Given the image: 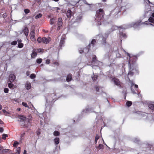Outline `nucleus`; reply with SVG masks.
<instances>
[{
    "instance_id": "f257e3e1",
    "label": "nucleus",
    "mask_w": 154,
    "mask_h": 154,
    "mask_svg": "<svg viewBox=\"0 0 154 154\" xmlns=\"http://www.w3.org/2000/svg\"><path fill=\"white\" fill-rule=\"evenodd\" d=\"M105 13L104 10L102 8H100L97 10L96 11L95 15L96 18V20L98 22L101 23V21L104 19V16Z\"/></svg>"
},
{
    "instance_id": "f03ea898",
    "label": "nucleus",
    "mask_w": 154,
    "mask_h": 154,
    "mask_svg": "<svg viewBox=\"0 0 154 154\" xmlns=\"http://www.w3.org/2000/svg\"><path fill=\"white\" fill-rule=\"evenodd\" d=\"M19 118L21 119V121L24 122V123H22L21 125V126L23 127H27L28 124L29 123V119L26 118L23 115H20L18 116Z\"/></svg>"
},
{
    "instance_id": "7ed1b4c3",
    "label": "nucleus",
    "mask_w": 154,
    "mask_h": 154,
    "mask_svg": "<svg viewBox=\"0 0 154 154\" xmlns=\"http://www.w3.org/2000/svg\"><path fill=\"white\" fill-rule=\"evenodd\" d=\"M127 55L130 57V60L128 64L129 66L131 67V66H133V65L135 64L137 59V57L136 56L131 57L130 54L128 53H127Z\"/></svg>"
},
{
    "instance_id": "20e7f679",
    "label": "nucleus",
    "mask_w": 154,
    "mask_h": 154,
    "mask_svg": "<svg viewBox=\"0 0 154 154\" xmlns=\"http://www.w3.org/2000/svg\"><path fill=\"white\" fill-rule=\"evenodd\" d=\"M130 68V71H129L128 75L132 76L133 75L134 73L137 72V70L136 67H133V66H131Z\"/></svg>"
},
{
    "instance_id": "39448f33",
    "label": "nucleus",
    "mask_w": 154,
    "mask_h": 154,
    "mask_svg": "<svg viewBox=\"0 0 154 154\" xmlns=\"http://www.w3.org/2000/svg\"><path fill=\"white\" fill-rule=\"evenodd\" d=\"M112 81L113 82L114 84L118 86H121V82L119 79L114 77L112 79Z\"/></svg>"
},
{
    "instance_id": "423d86ee",
    "label": "nucleus",
    "mask_w": 154,
    "mask_h": 154,
    "mask_svg": "<svg viewBox=\"0 0 154 154\" xmlns=\"http://www.w3.org/2000/svg\"><path fill=\"white\" fill-rule=\"evenodd\" d=\"M108 36V34H105V37H103L101 41V43L104 45H105L107 43L106 42V38Z\"/></svg>"
},
{
    "instance_id": "0eeeda50",
    "label": "nucleus",
    "mask_w": 154,
    "mask_h": 154,
    "mask_svg": "<svg viewBox=\"0 0 154 154\" xmlns=\"http://www.w3.org/2000/svg\"><path fill=\"white\" fill-rule=\"evenodd\" d=\"M119 12V11H117L116 9H115L110 11L109 14L108 15H107V16L108 17H109L112 15L114 17L117 15Z\"/></svg>"
},
{
    "instance_id": "6e6552de",
    "label": "nucleus",
    "mask_w": 154,
    "mask_h": 154,
    "mask_svg": "<svg viewBox=\"0 0 154 154\" xmlns=\"http://www.w3.org/2000/svg\"><path fill=\"white\" fill-rule=\"evenodd\" d=\"M99 61L97 60V57L95 55H93L91 63L93 65H95L98 64Z\"/></svg>"
},
{
    "instance_id": "1a4fd4ad",
    "label": "nucleus",
    "mask_w": 154,
    "mask_h": 154,
    "mask_svg": "<svg viewBox=\"0 0 154 154\" xmlns=\"http://www.w3.org/2000/svg\"><path fill=\"white\" fill-rule=\"evenodd\" d=\"M51 40V38L50 37L46 38L43 37L42 38V42L45 44H48Z\"/></svg>"
},
{
    "instance_id": "9d476101",
    "label": "nucleus",
    "mask_w": 154,
    "mask_h": 154,
    "mask_svg": "<svg viewBox=\"0 0 154 154\" xmlns=\"http://www.w3.org/2000/svg\"><path fill=\"white\" fill-rule=\"evenodd\" d=\"M65 36H62L60 43V46L61 48L63 46L65 43Z\"/></svg>"
},
{
    "instance_id": "9b49d317",
    "label": "nucleus",
    "mask_w": 154,
    "mask_h": 154,
    "mask_svg": "<svg viewBox=\"0 0 154 154\" xmlns=\"http://www.w3.org/2000/svg\"><path fill=\"white\" fill-rule=\"evenodd\" d=\"M15 78L16 77L14 74H11L9 76V80L11 83H12L14 82Z\"/></svg>"
},
{
    "instance_id": "f8f14e48",
    "label": "nucleus",
    "mask_w": 154,
    "mask_h": 154,
    "mask_svg": "<svg viewBox=\"0 0 154 154\" xmlns=\"http://www.w3.org/2000/svg\"><path fill=\"white\" fill-rule=\"evenodd\" d=\"M18 42V47L19 48H22L23 46V44L22 43V41L21 39H18L17 40Z\"/></svg>"
},
{
    "instance_id": "ddd939ff",
    "label": "nucleus",
    "mask_w": 154,
    "mask_h": 154,
    "mask_svg": "<svg viewBox=\"0 0 154 154\" xmlns=\"http://www.w3.org/2000/svg\"><path fill=\"white\" fill-rule=\"evenodd\" d=\"M58 29H59L60 27L62 26L63 24L62 20L61 18H59L58 20Z\"/></svg>"
},
{
    "instance_id": "4468645a",
    "label": "nucleus",
    "mask_w": 154,
    "mask_h": 154,
    "mask_svg": "<svg viewBox=\"0 0 154 154\" xmlns=\"http://www.w3.org/2000/svg\"><path fill=\"white\" fill-rule=\"evenodd\" d=\"M91 48L90 44H89L86 48H84V53L85 54L87 53L90 50Z\"/></svg>"
},
{
    "instance_id": "2eb2a0df",
    "label": "nucleus",
    "mask_w": 154,
    "mask_h": 154,
    "mask_svg": "<svg viewBox=\"0 0 154 154\" xmlns=\"http://www.w3.org/2000/svg\"><path fill=\"white\" fill-rule=\"evenodd\" d=\"M72 75L71 73L69 74L66 77V81L68 82L71 81L72 80Z\"/></svg>"
},
{
    "instance_id": "dca6fc26",
    "label": "nucleus",
    "mask_w": 154,
    "mask_h": 154,
    "mask_svg": "<svg viewBox=\"0 0 154 154\" xmlns=\"http://www.w3.org/2000/svg\"><path fill=\"white\" fill-rule=\"evenodd\" d=\"M23 32L25 35L26 36L28 35L29 29L27 27H25L24 29L23 30Z\"/></svg>"
},
{
    "instance_id": "f3484780",
    "label": "nucleus",
    "mask_w": 154,
    "mask_h": 154,
    "mask_svg": "<svg viewBox=\"0 0 154 154\" xmlns=\"http://www.w3.org/2000/svg\"><path fill=\"white\" fill-rule=\"evenodd\" d=\"M25 87L27 90L30 89L31 87V85L30 83L27 82L25 84Z\"/></svg>"
},
{
    "instance_id": "a211bd4d",
    "label": "nucleus",
    "mask_w": 154,
    "mask_h": 154,
    "mask_svg": "<svg viewBox=\"0 0 154 154\" xmlns=\"http://www.w3.org/2000/svg\"><path fill=\"white\" fill-rule=\"evenodd\" d=\"M72 15V11L70 10H68L66 14V15L68 18H70Z\"/></svg>"
},
{
    "instance_id": "6ab92c4d",
    "label": "nucleus",
    "mask_w": 154,
    "mask_h": 154,
    "mask_svg": "<svg viewBox=\"0 0 154 154\" xmlns=\"http://www.w3.org/2000/svg\"><path fill=\"white\" fill-rule=\"evenodd\" d=\"M37 54L36 52L34 51L32 52L31 54V57L32 58H34L37 56Z\"/></svg>"
},
{
    "instance_id": "aec40b11",
    "label": "nucleus",
    "mask_w": 154,
    "mask_h": 154,
    "mask_svg": "<svg viewBox=\"0 0 154 154\" xmlns=\"http://www.w3.org/2000/svg\"><path fill=\"white\" fill-rule=\"evenodd\" d=\"M30 37L31 40L33 42L36 41V39L34 35H30Z\"/></svg>"
},
{
    "instance_id": "412c9836",
    "label": "nucleus",
    "mask_w": 154,
    "mask_h": 154,
    "mask_svg": "<svg viewBox=\"0 0 154 154\" xmlns=\"http://www.w3.org/2000/svg\"><path fill=\"white\" fill-rule=\"evenodd\" d=\"M59 138L58 137H56L55 138L54 140V143L56 145H57L59 144Z\"/></svg>"
},
{
    "instance_id": "4be33fe9",
    "label": "nucleus",
    "mask_w": 154,
    "mask_h": 154,
    "mask_svg": "<svg viewBox=\"0 0 154 154\" xmlns=\"http://www.w3.org/2000/svg\"><path fill=\"white\" fill-rule=\"evenodd\" d=\"M35 51H36V53H40L44 51V49L42 48H38L37 49H34Z\"/></svg>"
},
{
    "instance_id": "5701e85b",
    "label": "nucleus",
    "mask_w": 154,
    "mask_h": 154,
    "mask_svg": "<svg viewBox=\"0 0 154 154\" xmlns=\"http://www.w3.org/2000/svg\"><path fill=\"white\" fill-rule=\"evenodd\" d=\"M149 107L151 110L154 111V104H151L149 105Z\"/></svg>"
},
{
    "instance_id": "b1692460",
    "label": "nucleus",
    "mask_w": 154,
    "mask_h": 154,
    "mask_svg": "<svg viewBox=\"0 0 154 154\" xmlns=\"http://www.w3.org/2000/svg\"><path fill=\"white\" fill-rule=\"evenodd\" d=\"M56 19L54 18H53L50 19V23L51 25H52L54 23V21L56 20Z\"/></svg>"
},
{
    "instance_id": "393cba45",
    "label": "nucleus",
    "mask_w": 154,
    "mask_h": 154,
    "mask_svg": "<svg viewBox=\"0 0 154 154\" xmlns=\"http://www.w3.org/2000/svg\"><path fill=\"white\" fill-rule=\"evenodd\" d=\"M132 104V102H131V101H127L126 103V105L128 107H129V106H131V105Z\"/></svg>"
},
{
    "instance_id": "a878e982",
    "label": "nucleus",
    "mask_w": 154,
    "mask_h": 154,
    "mask_svg": "<svg viewBox=\"0 0 154 154\" xmlns=\"http://www.w3.org/2000/svg\"><path fill=\"white\" fill-rule=\"evenodd\" d=\"M53 134L54 136H57L60 135V133L57 131H55L54 132Z\"/></svg>"
},
{
    "instance_id": "bb28decb",
    "label": "nucleus",
    "mask_w": 154,
    "mask_h": 154,
    "mask_svg": "<svg viewBox=\"0 0 154 154\" xmlns=\"http://www.w3.org/2000/svg\"><path fill=\"white\" fill-rule=\"evenodd\" d=\"M42 15L41 13H39L37 14L35 17V18L37 19L39 18H40L42 17Z\"/></svg>"
},
{
    "instance_id": "cd10ccee",
    "label": "nucleus",
    "mask_w": 154,
    "mask_h": 154,
    "mask_svg": "<svg viewBox=\"0 0 154 154\" xmlns=\"http://www.w3.org/2000/svg\"><path fill=\"white\" fill-rule=\"evenodd\" d=\"M96 40L94 39L92 40V41L91 42V43H90V44H91L92 45L93 47H94L96 43Z\"/></svg>"
},
{
    "instance_id": "c85d7f7f",
    "label": "nucleus",
    "mask_w": 154,
    "mask_h": 154,
    "mask_svg": "<svg viewBox=\"0 0 154 154\" xmlns=\"http://www.w3.org/2000/svg\"><path fill=\"white\" fill-rule=\"evenodd\" d=\"M98 76L96 75H94L92 76V78L93 81H96L97 80Z\"/></svg>"
},
{
    "instance_id": "c756f323",
    "label": "nucleus",
    "mask_w": 154,
    "mask_h": 154,
    "mask_svg": "<svg viewBox=\"0 0 154 154\" xmlns=\"http://www.w3.org/2000/svg\"><path fill=\"white\" fill-rule=\"evenodd\" d=\"M99 138V136L98 135H96L95 136V143L96 144Z\"/></svg>"
},
{
    "instance_id": "7c9ffc66",
    "label": "nucleus",
    "mask_w": 154,
    "mask_h": 154,
    "mask_svg": "<svg viewBox=\"0 0 154 154\" xmlns=\"http://www.w3.org/2000/svg\"><path fill=\"white\" fill-rule=\"evenodd\" d=\"M42 61V60L41 58H39L36 60V62L37 63L40 64L41 63Z\"/></svg>"
},
{
    "instance_id": "2f4dec72",
    "label": "nucleus",
    "mask_w": 154,
    "mask_h": 154,
    "mask_svg": "<svg viewBox=\"0 0 154 154\" xmlns=\"http://www.w3.org/2000/svg\"><path fill=\"white\" fill-rule=\"evenodd\" d=\"M148 20L151 23H154V19L152 17H150L148 19Z\"/></svg>"
},
{
    "instance_id": "473e14b6",
    "label": "nucleus",
    "mask_w": 154,
    "mask_h": 154,
    "mask_svg": "<svg viewBox=\"0 0 154 154\" xmlns=\"http://www.w3.org/2000/svg\"><path fill=\"white\" fill-rule=\"evenodd\" d=\"M36 77V76L35 75L34 73L31 74L30 76V78L32 79L35 78Z\"/></svg>"
},
{
    "instance_id": "72a5a7b5",
    "label": "nucleus",
    "mask_w": 154,
    "mask_h": 154,
    "mask_svg": "<svg viewBox=\"0 0 154 154\" xmlns=\"http://www.w3.org/2000/svg\"><path fill=\"white\" fill-rule=\"evenodd\" d=\"M8 149H4L2 150L1 154H4L5 152H7L8 151Z\"/></svg>"
},
{
    "instance_id": "f704fd0d",
    "label": "nucleus",
    "mask_w": 154,
    "mask_h": 154,
    "mask_svg": "<svg viewBox=\"0 0 154 154\" xmlns=\"http://www.w3.org/2000/svg\"><path fill=\"white\" fill-rule=\"evenodd\" d=\"M22 105H23V106L26 107H27L29 108V106L26 103L23 102L22 103Z\"/></svg>"
},
{
    "instance_id": "c9c22d12",
    "label": "nucleus",
    "mask_w": 154,
    "mask_h": 154,
    "mask_svg": "<svg viewBox=\"0 0 154 154\" xmlns=\"http://www.w3.org/2000/svg\"><path fill=\"white\" fill-rule=\"evenodd\" d=\"M37 41L38 43H40L42 42V38L40 37H39L37 38Z\"/></svg>"
},
{
    "instance_id": "e433bc0d",
    "label": "nucleus",
    "mask_w": 154,
    "mask_h": 154,
    "mask_svg": "<svg viewBox=\"0 0 154 154\" xmlns=\"http://www.w3.org/2000/svg\"><path fill=\"white\" fill-rule=\"evenodd\" d=\"M17 41H14L13 42H12L11 44V45H17Z\"/></svg>"
},
{
    "instance_id": "4c0bfd02",
    "label": "nucleus",
    "mask_w": 154,
    "mask_h": 154,
    "mask_svg": "<svg viewBox=\"0 0 154 154\" xmlns=\"http://www.w3.org/2000/svg\"><path fill=\"white\" fill-rule=\"evenodd\" d=\"M20 148L18 147L17 149L16 153L17 154H20Z\"/></svg>"
},
{
    "instance_id": "58836bf2",
    "label": "nucleus",
    "mask_w": 154,
    "mask_h": 154,
    "mask_svg": "<svg viewBox=\"0 0 154 154\" xmlns=\"http://www.w3.org/2000/svg\"><path fill=\"white\" fill-rule=\"evenodd\" d=\"M8 137V135L7 134H4L2 135V138L4 140H5L6 138V137Z\"/></svg>"
},
{
    "instance_id": "ea45409f",
    "label": "nucleus",
    "mask_w": 154,
    "mask_h": 154,
    "mask_svg": "<svg viewBox=\"0 0 154 154\" xmlns=\"http://www.w3.org/2000/svg\"><path fill=\"white\" fill-rule=\"evenodd\" d=\"M14 86V85L11 83L8 84V86L10 88H13Z\"/></svg>"
},
{
    "instance_id": "a19ab883",
    "label": "nucleus",
    "mask_w": 154,
    "mask_h": 154,
    "mask_svg": "<svg viewBox=\"0 0 154 154\" xmlns=\"http://www.w3.org/2000/svg\"><path fill=\"white\" fill-rule=\"evenodd\" d=\"M19 144V143L17 141H15L14 144H13V146L14 147L16 148L17 145Z\"/></svg>"
},
{
    "instance_id": "79ce46f5",
    "label": "nucleus",
    "mask_w": 154,
    "mask_h": 154,
    "mask_svg": "<svg viewBox=\"0 0 154 154\" xmlns=\"http://www.w3.org/2000/svg\"><path fill=\"white\" fill-rule=\"evenodd\" d=\"M2 111L5 115H6L7 114H10L8 112L6 111L5 109H2Z\"/></svg>"
},
{
    "instance_id": "37998d69",
    "label": "nucleus",
    "mask_w": 154,
    "mask_h": 154,
    "mask_svg": "<svg viewBox=\"0 0 154 154\" xmlns=\"http://www.w3.org/2000/svg\"><path fill=\"white\" fill-rule=\"evenodd\" d=\"M98 148L99 149H103V145L102 144H100L98 147Z\"/></svg>"
},
{
    "instance_id": "c03bdc74",
    "label": "nucleus",
    "mask_w": 154,
    "mask_h": 154,
    "mask_svg": "<svg viewBox=\"0 0 154 154\" xmlns=\"http://www.w3.org/2000/svg\"><path fill=\"white\" fill-rule=\"evenodd\" d=\"M120 35L121 36H122L124 38H126V34L123 33V32H121L120 33Z\"/></svg>"
},
{
    "instance_id": "a18cd8bd",
    "label": "nucleus",
    "mask_w": 154,
    "mask_h": 154,
    "mask_svg": "<svg viewBox=\"0 0 154 154\" xmlns=\"http://www.w3.org/2000/svg\"><path fill=\"white\" fill-rule=\"evenodd\" d=\"M4 92L5 93H7L9 91V89L8 88H5L4 89Z\"/></svg>"
},
{
    "instance_id": "49530a36",
    "label": "nucleus",
    "mask_w": 154,
    "mask_h": 154,
    "mask_svg": "<svg viewBox=\"0 0 154 154\" xmlns=\"http://www.w3.org/2000/svg\"><path fill=\"white\" fill-rule=\"evenodd\" d=\"M24 12L26 14H28V13H29L30 11L28 9H25L24 10Z\"/></svg>"
},
{
    "instance_id": "de8ad7c7",
    "label": "nucleus",
    "mask_w": 154,
    "mask_h": 154,
    "mask_svg": "<svg viewBox=\"0 0 154 154\" xmlns=\"http://www.w3.org/2000/svg\"><path fill=\"white\" fill-rule=\"evenodd\" d=\"M95 88L96 91L97 92H98L99 91V89H100L99 87V86H96L95 87Z\"/></svg>"
},
{
    "instance_id": "09e8293b",
    "label": "nucleus",
    "mask_w": 154,
    "mask_h": 154,
    "mask_svg": "<svg viewBox=\"0 0 154 154\" xmlns=\"http://www.w3.org/2000/svg\"><path fill=\"white\" fill-rule=\"evenodd\" d=\"M35 32V30H33L30 33V35H34Z\"/></svg>"
},
{
    "instance_id": "8fccbe9b",
    "label": "nucleus",
    "mask_w": 154,
    "mask_h": 154,
    "mask_svg": "<svg viewBox=\"0 0 154 154\" xmlns=\"http://www.w3.org/2000/svg\"><path fill=\"white\" fill-rule=\"evenodd\" d=\"M7 16V14L6 13H4L3 14V17L4 19Z\"/></svg>"
},
{
    "instance_id": "3c124183",
    "label": "nucleus",
    "mask_w": 154,
    "mask_h": 154,
    "mask_svg": "<svg viewBox=\"0 0 154 154\" xmlns=\"http://www.w3.org/2000/svg\"><path fill=\"white\" fill-rule=\"evenodd\" d=\"M84 49H81L79 50V53H80V54H82L83 53H84Z\"/></svg>"
},
{
    "instance_id": "603ef678",
    "label": "nucleus",
    "mask_w": 154,
    "mask_h": 154,
    "mask_svg": "<svg viewBox=\"0 0 154 154\" xmlns=\"http://www.w3.org/2000/svg\"><path fill=\"white\" fill-rule=\"evenodd\" d=\"M54 65H56L57 66H58L59 65V63L58 62H55L54 63Z\"/></svg>"
},
{
    "instance_id": "864d4df0",
    "label": "nucleus",
    "mask_w": 154,
    "mask_h": 154,
    "mask_svg": "<svg viewBox=\"0 0 154 154\" xmlns=\"http://www.w3.org/2000/svg\"><path fill=\"white\" fill-rule=\"evenodd\" d=\"M46 63L47 64H49L50 63V60L49 59H47L46 61Z\"/></svg>"
},
{
    "instance_id": "5fc2aeb1",
    "label": "nucleus",
    "mask_w": 154,
    "mask_h": 154,
    "mask_svg": "<svg viewBox=\"0 0 154 154\" xmlns=\"http://www.w3.org/2000/svg\"><path fill=\"white\" fill-rule=\"evenodd\" d=\"M25 132L24 133H22L21 135V138L22 139V137H24L25 135Z\"/></svg>"
},
{
    "instance_id": "6e6d98bb",
    "label": "nucleus",
    "mask_w": 154,
    "mask_h": 154,
    "mask_svg": "<svg viewBox=\"0 0 154 154\" xmlns=\"http://www.w3.org/2000/svg\"><path fill=\"white\" fill-rule=\"evenodd\" d=\"M26 74L27 76H29L30 74V72L28 71H27L26 72Z\"/></svg>"
},
{
    "instance_id": "4d7b16f0",
    "label": "nucleus",
    "mask_w": 154,
    "mask_h": 154,
    "mask_svg": "<svg viewBox=\"0 0 154 154\" xmlns=\"http://www.w3.org/2000/svg\"><path fill=\"white\" fill-rule=\"evenodd\" d=\"M3 129L2 128H0V132H2L3 131Z\"/></svg>"
},
{
    "instance_id": "13d9d810",
    "label": "nucleus",
    "mask_w": 154,
    "mask_h": 154,
    "mask_svg": "<svg viewBox=\"0 0 154 154\" xmlns=\"http://www.w3.org/2000/svg\"><path fill=\"white\" fill-rule=\"evenodd\" d=\"M134 86L135 88H138V86L137 85H136V84H134Z\"/></svg>"
},
{
    "instance_id": "bf43d9fd",
    "label": "nucleus",
    "mask_w": 154,
    "mask_h": 154,
    "mask_svg": "<svg viewBox=\"0 0 154 154\" xmlns=\"http://www.w3.org/2000/svg\"><path fill=\"white\" fill-rule=\"evenodd\" d=\"M56 8V9L57 10H60V8H59V7H56L55 8Z\"/></svg>"
},
{
    "instance_id": "052dcab7",
    "label": "nucleus",
    "mask_w": 154,
    "mask_h": 154,
    "mask_svg": "<svg viewBox=\"0 0 154 154\" xmlns=\"http://www.w3.org/2000/svg\"><path fill=\"white\" fill-rule=\"evenodd\" d=\"M131 90L132 91V92H133V93H134V94L136 93V92H135V91L134 90H132V88H131Z\"/></svg>"
},
{
    "instance_id": "680f3d73",
    "label": "nucleus",
    "mask_w": 154,
    "mask_h": 154,
    "mask_svg": "<svg viewBox=\"0 0 154 154\" xmlns=\"http://www.w3.org/2000/svg\"><path fill=\"white\" fill-rule=\"evenodd\" d=\"M26 150H24L23 153L24 154H26Z\"/></svg>"
},
{
    "instance_id": "e2e57ef3",
    "label": "nucleus",
    "mask_w": 154,
    "mask_h": 154,
    "mask_svg": "<svg viewBox=\"0 0 154 154\" xmlns=\"http://www.w3.org/2000/svg\"><path fill=\"white\" fill-rule=\"evenodd\" d=\"M2 146L0 145V151L2 149Z\"/></svg>"
},
{
    "instance_id": "0e129e2a",
    "label": "nucleus",
    "mask_w": 154,
    "mask_h": 154,
    "mask_svg": "<svg viewBox=\"0 0 154 154\" xmlns=\"http://www.w3.org/2000/svg\"><path fill=\"white\" fill-rule=\"evenodd\" d=\"M21 110V109L20 108H18L17 109V110H18V111H20Z\"/></svg>"
},
{
    "instance_id": "69168bd1",
    "label": "nucleus",
    "mask_w": 154,
    "mask_h": 154,
    "mask_svg": "<svg viewBox=\"0 0 154 154\" xmlns=\"http://www.w3.org/2000/svg\"><path fill=\"white\" fill-rule=\"evenodd\" d=\"M2 108V105H0V110H1Z\"/></svg>"
},
{
    "instance_id": "338daca9",
    "label": "nucleus",
    "mask_w": 154,
    "mask_h": 154,
    "mask_svg": "<svg viewBox=\"0 0 154 154\" xmlns=\"http://www.w3.org/2000/svg\"><path fill=\"white\" fill-rule=\"evenodd\" d=\"M3 123V122L0 119V124H2Z\"/></svg>"
},
{
    "instance_id": "774afa93",
    "label": "nucleus",
    "mask_w": 154,
    "mask_h": 154,
    "mask_svg": "<svg viewBox=\"0 0 154 154\" xmlns=\"http://www.w3.org/2000/svg\"><path fill=\"white\" fill-rule=\"evenodd\" d=\"M152 16L153 17H154V12L152 14Z\"/></svg>"
}]
</instances>
